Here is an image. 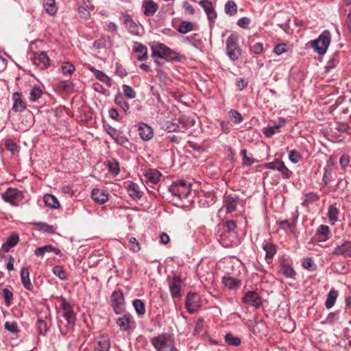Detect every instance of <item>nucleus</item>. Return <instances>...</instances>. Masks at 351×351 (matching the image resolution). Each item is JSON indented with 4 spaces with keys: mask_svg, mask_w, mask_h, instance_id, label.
Here are the masks:
<instances>
[{
    "mask_svg": "<svg viewBox=\"0 0 351 351\" xmlns=\"http://www.w3.org/2000/svg\"><path fill=\"white\" fill-rule=\"evenodd\" d=\"M150 342L156 351H178L173 336L169 333H162L152 337Z\"/></svg>",
    "mask_w": 351,
    "mask_h": 351,
    "instance_id": "obj_1",
    "label": "nucleus"
},
{
    "mask_svg": "<svg viewBox=\"0 0 351 351\" xmlns=\"http://www.w3.org/2000/svg\"><path fill=\"white\" fill-rule=\"evenodd\" d=\"M152 55L167 60L180 61V55L165 45L156 43L152 46Z\"/></svg>",
    "mask_w": 351,
    "mask_h": 351,
    "instance_id": "obj_2",
    "label": "nucleus"
},
{
    "mask_svg": "<svg viewBox=\"0 0 351 351\" xmlns=\"http://www.w3.org/2000/svg\"><path fill=\"white\" fill-rule=\"evenodd\" d=\"M226 51L228 57L232 60H238L241 56V49L238 44V36L232 34L226 40Z\"/></svg>",
    "mask_w": 351,
    "mask_h": 351,
    "instance_id": "obj_3",
    "label": "nucleus"
},
{
    "mask_svg": "<svg viewBox=\"0 0 351 351\" xmlns=\"http://www.w3.org/2000/svg\"><path fill=\"white\" fill-rule=\"evenodd\" d=\"M191 184L184 180L173 182L169 188L171 193L179 199L186 198L191 193Z\"/></svg>",
    "mask_w": 351,
    "mask_h": 351,
    "instance_id": "obj_4",
    "label": "nucleus"
},
{
    "mask_svg": "<svg viewBox=\"0 0 351 351\" xmlns=\"http://www.w3.org/2000/svg\"><path fill=\"white\" fill-rule=\"evenodd\" d=\"M330 43V34L326 30L322 32L319 37L312 42V47L319 55L326 53L328 47Z\"/></svg>",
    "mask_w": 351,
    "mask_h": 351,
    "instance_id": "obj_5",
    "label": "nucleus"
},
{
    "mask_svg": "<svg viewBox=\"0 0 351 351\" xmlns=\"http://www.w3.org/2000/svg\"><path fill=\"white\" fill-rule=\"evenodd\" d=\"M201 306L199 296L195 293H189L186 298L185 306L190 313L197 311Z\"/></svg>",
    "mask_w": 351,
    "mask_h": 351,
    "instance_id": "obj_6",
    "label": "nucleus"
},
{
    "mask_svg": "<svg viewBox=\"0 0 351 351\" xmlns=\"http://www.w3.org/2000/svg\"><path fill=\"white\" fill-rule=\"evenodd\" d=\"M2 197L5 202L16 206L23 199V195L21 191L16 189H8L2 195Z\"/></svg>",
    "mask_w": 351,
    "mask_h": 351,
    "instance_id": "obj_7",
    "label": "nucleus"
},
{
    "mask_svg": "<svg viewBox=\"0 0 351 351\" xmlns=\"http://www.w3.org/2000/svg\"><path fill=\"white\" fill-rule=\"evenodd\" d=\"M112 306L117 314H121L125 310L124 298L121 291H114L112 294Z\"/></svg>",
    "mask_w": 351,
    "mask_h": 351,
    "instance_id": "obj_8",
    "label": "nucleus"
},
{
    "mask_svg": "<svg viewBox=\"0 0 351 351\" xmlns=\"http://www.w3.org/2000/svg\"><path fill=\"white\" fill-rule=\"evenodd\" d=\"M60 308L62 310L63 317L67 321L68 324H74L75 322V315L70 303L65 298H62Z\"/></svg>",
    "mask_w": 351,
    "mask_h": 351,
    "instance_id": "obj_9",
    "label": "nucleus"
},
{
    "mask_svg": "<svg viewBox=\"0 0 351 351\" xmlns=\"http://www.w3.org/2000/svg\"><path fill=\"white\" fill-rule=\"evenodd\" d=\"M30 59L34 64L42 69H46L49 64V59L44 51L33 53Z\"/></svg>",
    "mask_w": 351,
    "mask_h": 351,
    "instance_id": "obj_10",
    "label": "nucleus"
},
{
    "mask_svg": "<svg viewBox=\"0 0 351 351\" xmlns=\"http://www.w3.org/2000/svg\"><path fill=\"white\" fill-rule=\"evenodd\" d=\"M178 121V123L173 121H167L164 125L165 130L169 132H184L187 127L185 119L184 118H180Z\"/></svg>",
    "mask_w": 351,
    "mask_h": 351,
    "instance_id": "obj_11",
    "label": "nucleus"
},
{
    "mask_svg": "<svg viewBox=\"0 0 351 351\" xmlns=\"http://www.w3.org/2000/svg\"><path fill=\"white\" fill-rule=\"evenodd\" d=\"M121 19L128 29V31L134 35H139L140 27L132 19L131 16L127 14H123Z\"/></svg>",
    "mask_w": 351,
    "mask_h": 351,
    "instance_id": "obj_12",
    "label": "nucleus"
},
{
    "mask_svg": "<svg viewBox=\"0 0 351 351\" xmlns=\"http://www.w3.org/2000/svg\"><path fill=\"white\" fill-rule=\"evenodd\" d=\"M110 348V340L108 335H102L96 339L94 351H109Z\"/></svg>",
    "mask_w": 351,
    "mask_h": 351,
    "instance_id": "obj_13",
    "label": "nucleus"
},
{
    "mask_svg": "<svg viewBox=\"0 0 351 351\" xmlns=\"http://www.w3.org/2000/svg\"><path fill=\"white\" fill-rule=\"evenodd\" d=\"M182 281L178 276H174L172 280L169 282V289L173 298H180L182 296Z\"/></svg>",
    "mask_w": 351,
    "mask_h": 351,
    "instance_id": "obj_14",
    "label": "nucleus"
},
{
    "mask_svg": "<svg viewBox=\"0 0 351 351\" xmlns=\"http://www.w3.org/2000/svg\"><path fill=\"white\" fill-rule=\"evenodd\" d=\"M243 302L254 308H258L262 302L258 294L256 291H247L243 297Z\"/></svg>",
    "mask_w": 351,
    "mask_h": 351,
    "instance_id": "obj_15",
    "label": "nucleus"
},
{
    "mask_svg": "<svg viewBox=\"0 0 351 351\" xmlns=\"http://www.w3.org/2000/svg\"><path fill=\"white\" fill-rule=\"evenodd\" d=\"M332 254L336 256L351 257V241H346L341 245H337Z\"/></svg>",
    "mask_w": 351,
    "mask_h": 351,
    "instance_id": "obj_16",
    "label": "nucleus"
},
{
    "mask_svg": "<svg viewBox=\"0 0 351 351\" xmlns=\"http://www.w3.org/2000/svg\"><path fill=\"white\" fill-rule=\"evenodd\" d=\"M138 135L144 141L150 140L154 136L152 128L144 123H140L138 125Z\"/></svg>",
    "mask_w": 351,
    "mask_h": 351,
    "instance_id": "obj_17",
    "label": "nucleus"
},
{
    "mask_svg": "<svg viewBox=\"0 0 351 351\" xmlns=\"http://www.w3.org/2000/svg\"><path fill=\"white\" fill-rule=\"evenodd\" d=\"M278 272L286 278H292L296 273L286 260H282L278 267Z\"/></svg>",
    "mask_w": 351,
    "mask_h": 351,
    "instance_id": "obj_18",
    "label": "nucleus"
},
{
    "mask_svg": "<svg viewBox=\"0 0 351 351\" xmlns=\"http://www.w3.org/2000/svg\"><path fill=\"white\" fill-rule=\"evenodd\" d=\"M237 202L238 196L235 194H226L224 195L223 204L228 213H232L236 210Z\"/></svg>",
    "mask_w": 351,
    "mask_h": 351,
    "instance_id": "obj_19",
    "label": "nucleus"
},
{
    "mask_svg": "<svg viewBox=\"0 0 351 351\" xmlns=\"http://www.w3.org/2000/svg\"><path fill=\"white\" fill-rule=\"evenodd\" d=\"M266 167L268 169H273V170H278L281 172V173L285 176H289V171L287 169V167L285 165V163L279 160H276L271 162H269L266 164Z\"/></svg>",
    "mask_w": 351,
    "mask_h": 351,
    "instance_id": "obj_20",
    "label": "nucleus"
},
{
    "mask_svg": "<svg viewBox=\"0 0 351 351\" xmlns=\"http://www.w3.org/2000/svg\"><path fill=\"white\" fill-rule=\"evenodd\" d=\"M199 4L204 8L209 21H213L216 19L217 13L210 1L202 0L199 2Z\"/></svg>",
    "mask_w": 351,
    "mask_h": 351,
    "instance_id": "obj_21",
    "label": "nucleus"
},
{
    "mask_svg": "<svg viewBox=\"0 0 351 351\" xmlns=\"http://www.w3.org/2000/svg\"><path fill=\"white\" fill-rule=\"evenodd\" d=\"M50 252H53L56 255H60L61 254V252L58 248L55 247L51 245H47L36 248L34 251V254L36 256L42 257L45 255V254Z\"/></svg>",
    "mask_w": 351,
    "mask_h": 351,
    "instance_id": "obj_22",
    "label": "nucleus"
},
{
    "mask_svg": "<svg viewBox=\"0 0 351 351\" xmlns=\"http://www.w3.org/2000/svg\"><path fill=\"white\" fill-rule=\"evenodd\" d=\"M91 196L95 202L100 204H104L108 199V193L104 190L98 189L92 191Z\"/></svg>",
    "mask_w": 351,
    "mask_h": 351,
    "instance_id": "obj_23",
    "label": "nucleus"
},
{
    "mask_svg": "<svg viewBox=\"0 0 351 351\" xmlns=\"http://www.w3.org/2000/svg\"><path fill=\"white\" fill-rule=\"evenodd\" d=\"M88 69L97 80L105 83L109 87L111 86L110 78L103 71L96 69L91 65H88Z\"/></svg>",
    "mask_w": 351,
    "mask_h": 351,
    "instance_id": "obj_24",
    "label": "nucleus"
},
{
    "mask_svg": "<svg viewBox=\"0 0 351 351\" xmlns=\"http://www.w3.org/2000/svg\"><path fill=\"white\" fill-rule=\"evenodd\" d=\"M144 14L146 16H152L158 10V6L153 0H147L143 4Z\"/></svg>",
    "mask_w": 351,
    "mask_h": 351,
    "instance_id": "obj_25",
    "label": "nucleus"
},
{
    "mask_svg": "<svg viewBox=\"0 0 351 351\" xmlns=\"http://www.w3.org/2000/svg\"><path fill=\"white\" fill-rule=\"evenodd\" d=\"M32 224L36 230L40 232H47L49 234H53L56 232V228L53 226L47 224L44 222H34Z\"/></svg>",
    "mask_w": 351,
    "mask_h": 351,
    "instance_id": "obj_26",
    "label": "nucleus"
},
{
    "mask_svg": "<svg viewBox=\"0 0 351 351\" xmlns=\"http://www.w3.org/2000/svg\"><path fill=\"white\" fill-rule=\"evenodd\" d=\"M21 278L23 285L28 290L33 289L32 284L29 279V273L26 267H23L21 271Z\"/></svg>",
    "mask_w": 351,
    "mask_h": 351,
    "instance_id": "obj_27",
    "label": "nucleus"
},
{
    "mask_svg": "<svg viewBox=\"0 0 351 351\" xmlns=\"http://www.w3.org/2000/svg\"><path fill=\"white\" fill-rule=\"evenodd\" d=\"M130 317L128 315H124L117 319V324L119 329L122 331H125L130 328Z\"/></svg>",
    "mask_w": 351,
    "mask_h": 351,
    "instance_id": "obj_28",
    "label": "nucleus"
},
{
    "mask_svg": "<svg viewBox=\"0 0 351 351\" xmlns=\"http://www.w3.org/2000/svg\"><path fill=\"white\" fill-rule=\"evenodd\" d=\"M337 297H338L337 291H336L335 289H331L328 292V293L327 295L326 300L325 302V306L328 309L331 308L335 305V301H336Z\"/></svg>",
    "mask_w": 351,
    "mask_h": 351,
    "instance_id": "obj_29",
    "label": "nucleus"
},
{
    "mask_svg": "<svg viewBox=\"0 0 351 351\" xmlns=\"http://www.w3.org/2000/svg\"><path fill=\"white\" fill-rule=\"evenodd\" d=\"M145 176L152 183L156 184L160 180L161 173L156 169H149Z\"/></svg>",
    "mask_w": 351,
    "mask_h": 351,
    "instance_id": "obj_30",
    "label": "nucleus"
},
{
    "mask_svg": "<svg viewBox=\"0 0 351 351\" xmlns=\"http://www.w3.org/2000/svg\"><path fill=\"white\" fill-rule=\"evenodd\" d=\"M14 104L12 106V110L15 112L23 111L25 108V105L20 97V95L18 93H15L13 96Z\"/></svg>",
    "mask_w": 351,
    "mask_h": 351,
    "instance_id": "obj_31",
    "label": "nucleus"
},
{
    "mask_svg": "<svg viewBox=\"0 0 351 351\" xmlns=\"http://www.w3.org/2000/svg\"><path fill=\"white\" fill-rule=\"evenodd\" d=\"M223 284L226 287H228L230 289H234L238 288L240 286L241 282L231 276H224L223 278Z\"/></svg>",
    "mask_w": 351,
    "mask_h": 351,
    "instance_id": "obj_32",
    "label": "nucleus"
},
{
    "mask_svg": "<svg viewBox=\"0 0 351 351\" xmlns=\"http://www.w3.org/2000/svg\"><path fill=\"white\" fill-rule=\"evenodd\" d=\"M43 201L46 206L53 208H58L60 206L57 198L51 194H45L43 197Z\"/></svg>",
    "mask_w": 351,
    "mask_h": 351,
    "instance_id": "obj_33",
    "label": "nucleus"
},
{
    "mask_svg": "<svg viewBox=\"0 0 351 351\" xmlns=\"http://www.w3.org/2000/svg\"><path fill=\"white\" fill-rule=\"evenodd\" d=\"M43 5L46 12L51 16L54 15L57 12V7L55 0H48L47 1H44L43 2Z\"/></svg>",
    "mask_w": 351,
    "mask_h": 351,
    "instance_id": "obj_34",
    "label": "nucleus"
},
{
    "mask_svg": "<svg viewBox=\"0 0 351 351\" xmlns=\"http://www.w3.org/2000/svg\"><path fill=\"white\" fill-rule=\"evenodd\" d=\"M225 341L229 346H239L241 340L239 337L233 336L230 332L227 333L224 337Z\"/></svg>",
    "mask_w": 351,
    "mask_h": 351,
    "instance_id": "obj_35",
    "label": "nucleus"
},
{
    "mask_svg": "<svg viewBox=\"0 0 351 351\" xmlns=\"http://www.w3.org/2000/svg\"><path fill=\"white\" fill-rule=\"evenodd\" d=\"M332 169L330 165H327L324 169V174L322 178L323 183L325 186H328L332 180Z\"/></svg>",
    "mask_w": 351,
    "mask_h": 351,
    "instance_id": "obj_36",
    "label": "nucleus"
},
{
    "mask_svg": "<svg viewBox=\"0 0 351 351\" xmlns=\"http://www.w3.org/2000/svg\"><path fill=\"white\" fill-rule=\"evenodd\" d=\"M194 25L190 21H182L178 27V31L181 34H186L193 29Z\"/></svg>",
    "mask_w": 351,
    "mask_h": 351,
    "instance_id": "obj_37",
    "label": "nucleus"
},
{
    "mask_svg": "<svg viewBox=\"0 0 351 351\" xmlns=\"http://www.w3.org/2000/svg\"><path fill=\"white\" fill-rule=\"evenodd\" d=\"M225 12L230 16H233L237 12V5L233 1H228L225 5Z\"/></svg>",
    "mask_w": 351,
    "mask_h": 351,
    "instance_id": "obj_38",
    "label": "nucleus"
},
{
    "mask_svg": "<svg viewBox=\"0 0 351 351\" xmlns=\"http://www.w3.org/2000/svg\"><path fill=\"white\" fill-rule=\"evenodd\" d=\"M133 306L139 315H143L145 313V304L142 300L136 299L133 301Z\"/></svg>",
    "mask_w": 351,
    "mask_h": 351,
    "instance_id": "obj_39",
    "label": "nucleus"
},
{
    "mask_svg": "<svg viewBox=\"0 0 351 351\" xmlns=\"http://www.w3.org/2000/svg\"><path fill=\"white\" fill-rule=\"evenodd\" d=\"M108 166L109 169V171L114 176H117L119 173V162L114 160L112 159L108 161Z\"/></svg>",
    "mask_w": 351,
    "mask_h": 351,
    "instance_id": "obj_40",
    "label": "nucleus"
},
{
    "mask_svg": "<svg viewBox=\"0 0 351 351\" xmlns=\"http://www.w3.org/2000/svg\"><path fill=\"white\" fill-rule=\"evenodd\" d=\"M263 249L265 251V257L266 258H271L276 254V248L275 246L270 243H267L263 245Z\"/></svg>",
    "mask_w": 351,
    "mask_h": 351,
    "instance_id": "obj_41",
    "label": "nucleus"
},
{
    "mask_svg": "<svg viewBox=\"0 0 351 351\" xmlns=\"http://www.w3.org/2000/svg\"><path fill=\"white\" fill-rule=\"evenodd\" d=\"M280 125L268 126L263 129V133L267 137H271L274 134L279 132Z\"/></svg>",
    "mask_w": 351,
    "mask_h": 351,
    "instance_id": "obj_42",
    "label": "nucleus"
},
{
    "mask_svg": "<svg viewBox=\"0 0 351 351\" xmlns=\"http://www.w3.org/2000/svg\"><path fill=\"white\" fill-rule=\"evenodd\" d=\"M115 103L119 106L125 112H127L130 109V106L122 96H118L115 98Z\"/></svg>",
    "mask_w": 351,
    "mask_h": 351,
    "instance_id": "obj_43",
    "label": "nucleus"
},
{
    "mask_svg": "<svg viewBox=\"0 0 351 351\" xmlns=\"http://www.w3.org/2000/svg\"><path fill=\"white\" fill-rule=\"evenodd\" d=\"M338 210L337 208L334 206H330L328 208V218L329 220L335 223L338 219Z\"/></svg>",
    "mask_w": 351,
    "mask_h": 351,
    "instance_id": "obj_44",
    "label": "nucleus"
},
{
    "mask_svg": "<svg viewBox=\"0 0 351 351\" xmlns=\"http://www.w3.org/2000/svg\"><path fill=\"white\" fill-rule=\"evenodd\" d=\"M230 119L235 123H240L243 121L242 115L237 110H231L229 112Z\"/></svg>",
    "mask_w": 351,
    "mask_h": 351,
    "instance_id": "obj_45",
    "label": "nucleus"
},
{
    "mask_svg": "<svg viewBox=\"0 0 351 351\" xmlns=\"http://www.w3.org/2000/svg\"><path fill=\"white\" fill-rule=\"evenodd\" d=\"M122 90L125 96L130 99H134L136 97V92L128 85H123Z\"/></svg>",
    "mask_w": 351,
    "mask_h": 351,
    "instance_id": "obj_46",
    "label": "nucleus"
},
{
    "mask_svg": "<svg viewBox=\"0 0 351 351\" xmlns=\"http://www.w3.org/2000/svg\"><path fill=\"white\" fill-rule=\"evenodd\" d=\"M52 271L54 275L61 280H65L66 278V273L61 266L57 265L53 267Z\"/></svg>",
    "mask_w": 351,
    "mask_h": 351,
    "instance_id": "obj_47",
    "label": "nucleus"
},
{
    "mask_svg": "<svg viewBox=\"0 0 351 351\" xmlns=\"http://www.w3.org/2000/svg\"><path fill=\"white\" fill-rule=\"evenodd\" d=\"M61 69L64 75H71L75 71V66L70 62H65Z\"/></svg>",
    "mask_w": 351,
    "mask_h": 351,
    "instance_id": "obj_48",
    "label": "nucleus"
},
{
    "mask_svg": "<svg viewBox=\"0 0 351 351\" xmlns=\"http://www.w3.org/2000/svg\"><path fill=\"white\" fill-rule=\"evenodd\" d=\"M42 90L38 86H34L30 92V99L36 101L41 97Z\"/></svg>",
    "mask_w": 351,
    "mask_h": 351,
    "instance_id": "obj_49",
    "label": "nucleus"
},
{
    "mask_svg": "<svg viewBox=\"0 0 351 351\" xmlns=\"http://www.w3.org/2000/svg\"><path fill=\"white\" fill-rule=\"evenodd\" d=\"M130 249L134 252H137L140 251L141 246L139 243L137 241L135 237H131L129 239Z\"/></svg>",
    "mask_w": 351,
    "mask_h": 351,
    "instance_id": "obj_50",
    "label": "nucleus"
},
{
    "mask_svg": "<svg viewBox=\"0 0 351 351\" xmlns=\"http://www.w3.org/2000/svg\"><path fill=\"white\" fill-rule=\"evenodd\" d=\"M337 63H338L337 57L336 55H335L327 62V64L325 66L326 72H327V73L330 72L331 69H334L336 66Z\"/></svg>",
    "mask_w": 351,
    "mask_h": 351,
    "instance_id": "obj_51",
    "label": "nucleus"
},
{
    "mask_svg": "<svg viewBox=\"0 0 351 351\" xmlns=\"http://www.w3.org/2000/svg\"><path fill=\"white\" fill-rule=\"evenodd\" d=\"M19 235L14 234L8 237L6 241V245L10 247H13L19 243Z\"/></svg>",
    "mask_w": 351,
    "mask_h": 351,
    "instance_id": "obj_52",
    "label": "nucleus"
},
{
    "mask_svg": "<svg viewBox=\"0 0 351 351\" xmlns=\"http://www.w3.org/2000/svg\"><path fill=\"white\" fill-rule=\"evenodd\" d=\"M133 51L134 53H146L147 52V48L141 43L135 42L133 45Z\"/></svg>",
    "mask_w": 351,
    "mask_h": 351,
    "instance_id": "obj_53",
    "label": "nucleus"
},
{
    "mask_svg": "<svg viewBox=\"0 0 351 351\" xmlns=\"http://www.w3.org/2000/svg\"><path fill=\"white\" fill-rule=\"evenodd\" d=\"M93 9V5H86V8L84 6H80L78 8V11L82 17L86 19L89 16L90 10H92Z\"/></svg>",
    "mask_w": 351,
    "mask_h": 351,
    "instance_id": "obj_54",
    "label": "nucleus"
},
{
    "mask_svg": "<svg viewBox=\"0 0 351 351\" xmlns=\"http://www.w3.org/2000/svg\"><path fill=\"white\" fill-rule=\"evenodd\" d=\"M128 191L130 197L133 199H138L141 197L139 191H138L134 184H130L128 188Z\"/></svg>",
    "mask_w": 351,
    "mask_h": 351,
    "instance_id": "obj_55",
    "label": "nucleus"
},
{
    "mask_svg": "<svg viewBox=\"0 0 351 351\" xmlns=\"http://www.w3.org/2000/svg\"><path fill=\"white\" fill-rule=\"evenodd\" d=\"M204 319L202 318H199L195 323L194 334L199 335L200 332H202L204 330Z\"/></svg>",
    "mask_w": 351,
    "mask_h": 351,
    "instance_id": "obj_56",
    "label": "nucleus"
},
{
    "mask_svg": "<svg viewBox=\"0 0 351 351\" xmlns=\"http://www.w3.org/2000/svg\"><path fill=\"white\" fill-rule=\"evenodd\" d=\"M241 155L242 156V158H243V165H247V166H250L251 165H252L254 162V159L249 158L247 156V150L246 149L241 150Z\"/></svg>",
    "mask_w": 351,
    "mask_h": 351,
    "instance_id": "obj_57",
    "label": "nucleus"
},
{
    "mask_svg": "<svg viewBox=\"0 0 351 351\" xmlns=\"http://www.w3.org/2000/svg\"><path fill=\"white\" fill-rule=\"evenodd\" d=\"M250 51L255 54H261L263 51V45L261 43H256L250 46Z\"/></svg>",
    "mask_w": 351,
    "mask_h": 351,
    "instance_id": "obj_58",
    "label": "nucleus"
},
{
    "mask_svg": "<svg viewBox=\"0 0 351 351\" xmlns=\"http://www.w3.org/2000/svg\"><path fill=\"white\" fill-rule=\"evenodd\" d=\"M301 156L300 153L295 150H291L289 154V160L293 163H298L300 160Z\"/></svg>",
    "mask_w": 351,
    "mask_h": 351,
    "instance_id": "obj_59",
    "label": "nucleus"
},
{
    "mask_svg": "<svg viewBox=\"0 0 351 351\" xmlns=\"http://www.w3.org/2000/svg\"><path fill=\"white\" fill-rule=\"evenodd\" d=\"M2 293L5 298V303L8 305H9L10 304L11 300H12V298H13L12 292L11 291H10L8 289L4 288L2 290Z\"/></svg>",
    "mask_w": 351,
    "mask_h": 351,
    "instance_id": "obj_60",
    "label": "nucleus"
},
{
    "mask_svg": "<svg viewBox=\"0 0 351 351\" xmlns=\"http://www.w3.org/2000/svg\"><path fill=\"white\" fill-rule=\"evenodd\" d=\"M226 234L224 235H219V237L217 238V240L219 241V242L221 243V245L223 246V247H230V246H232V241H229V240H226Z\"/></svg>",
    "mask_w": 351,
    "mask_h": 351,
    "instance_id": "obj_61",
    "label": "nucleus"
},
{
    "mask_svg": "<svg viewBox=\"0 0 351 351\" xmlns=\"http://www.w3.org/2000/svg\"><path fill=\"white\" fill-rule=\"evenodd\" d=\"M5 328L12 333L18 332L17 324L15 322H5Z\"/></svg>",
    "mask_w": 351,
    "mask_h": 351,
    "instance_id": "obj_62",
    "label": "nucleus"
},
{
    "mask_svg": "<svg viewBox=\"0 0 351 351\" xmlns=\"http://www.w3.org/2000/svg\"><path fill=\"white\" fill-rule=\"evenodd\" d=\"M274 53L277 55H281L285 51H287V45L284 43H280L277 45L274 49Z\"/></svg>",
    "mask_w": 351,
    "mask_h": 351,
    "instance_id": "obj_63",
    "label": "nucleus"
},
{
    "mask_svg": "<svg viewBox=\"0 0 351 351\" xmlns=\"http://www.w3.org/2000/svg\"><path fill=\"white\" fill-rule=\"evenodd\" d=\"M250 23V19L247 17H242L239 19L237 21V25L244 29L247 28L248 25Z\"/></svg>",
    "mask_w": 351,
    "mask_h": 351,
    "instance_id": "obj_64",
    "label": "nucleus"
}]
</instances>
